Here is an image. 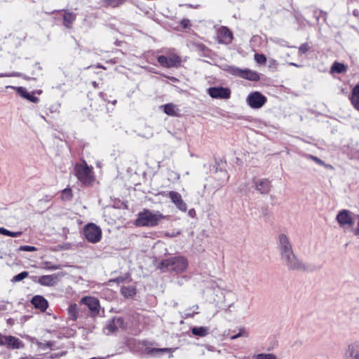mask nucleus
Segmentation results:
<instances>
[{"instance_id": "nucleus-1", "label": "nucleus", "mask_w": 359, "mask_h": 359, "mask_svg": "<svg viewBox=\"0 0 359 359\" xmlns=\"http://www.w3.org/2000/svg\"><path fill=\"white\" fill-rule=\"evenodd\" d=\"M165 218V216L159 211L144 209L138 213L135 224L137 226H155Z\"/></svg>"}, {"instance_id": "nucleus-2", "label": "nucleus", "mask_w": 359, "mask_h": 359, "mask_svg": "<svg viewBox=\"0 0 359 359\" xmlns=\"http://www.w3.org/2000/svg\"><path fill=\"white\" fill-rule=\"evenodd\" d=\"M74 173L78 180L84 186L90 187L95 180L93 166L88 165L83 160L75 164Z\"/></svg>"}, {"instance_id": "nucleus-3", "label": "nucleus", "mask_w": 359, "mask_h": 359, "mask_svg": "<svg viewBox=\"0 0 359 359\" xmlns=\"http://www.w3.org/2000/svg\"><path fill=\"white\" fill-rule=\"evenodd\" d=\"M188 266V260L184 257H174L169 259H163L159 268L163 271H173L177 273L184 272Z\"/></svg>"}, {"instance_id": "nucleus-4", "label": "nucleus", "mask_w": 359, "mask_h": 359, "mask_svg": "<svg viewBox=\"0 0 359 359\" xmlns=\"http://www.w3.org/2000/svg\"><path fill=\"white\" fill-rule=\"evenodd\" d=\"M130 328L128 323H126L122 317H115L107 323L104 331L107 334H109L118 330H126Z\"/></svg>"}, {"instance_id": "nucleus-5", "label": "nucleus", "mask_w": 359, "mask_h": 359, "mask_svg": "<svg viewBox=\"0 0 359 359\" xmlns=\"http://www.w3.org/2000/svg\"><path fill=\"white\" fill-rule=\"evenodd\" d=\"M266 102V97L259 91H253L246 97L247 104L253 109H259L262 108Z\"/></svg>"}, {"instance_id": "nucleus-6", "label": "nucleus", "mask_w": 359, "mask_h": 359, "mask_svg": "<svg viewBox=\"0 0 359 359\" xmlns=\"http://www.w3.org/2000/svg\"><path fill=\"white\" fill-rule=\"evenodd\" d=\"M135 345H137L136 351H141L142 354H147L152 356H156L160 353H170L172 352V348H151L147 346V343L146 341H137L136 340L133 341Z\"/></svg>"}, {"instance_id": "nucleus-7", "label": "nucleus", "mask_w": 359, "mask_h": 359, "mask_svg": "<svg viewBox=\"0 0 359 359\" xmlns=\"http://www.w3.org/2000/svg\"><path fill=\"white\" fill-rule=\"evenodd\" d=\"M83 233L86 238L92 243L99 242L102 238L101 229L93 223L85 226Z\"/></svg>"}, {"instance_id": "nucleus-8", "label": "nucleus", "mask_w": 359, "mask_h": 359, "mask_svg": "<svg viewBox=\"0 0 359 359\" xmlns=\"http://www.w3.org/2000/svg\"><path fill=\"white\" fill-rule=\"evenodd\" d=\"M281 259L290 270L304 271L306 269V265L297 257L294 252L285 255Z\"/></svg>"}, {"instance_id": "nucleus-9", "label": "nucleus", "mask_w": 359, "mask_h": 359, "mask_svg": "<svg viewBox=\"0 0 359 359\" xmlns=\"http://www.w3.org/2000/svg\"><path fill=\"white\" fill-rule=\"evenodd\" d=\"M278 248L281 258L293 252L292 244L288 236L285 233H280L278 237Z\"/></svg>"}, {"instance_id": "nucleus-10", "label": "nucleus", "mask_w": 359, "mask_h": 359, "mask_svg": "<svg viewBox=\"0 0 359 359\" xmlns=\"http://www.w3.org/2000/svg\"><path fill=\"white\" fill-rule=\"evenodd\" d=\"M157 60L162 67L166 68L177 67L181 63V58L176 53H171L168 57L160 55Z\"/></svg>"}, {"instance_id": "nucleus-11", "label": "nucleus", "mask_w": 359, "mask_h": 359, "mask_svg": "<svg viewBox=\"0 0 359 359\" xmlns=\"http://www.w3.org/2000/svg\"><path fill=\"white\" fill-rule=\"evenodd\" d=\"M65 276L64 273L41 276L38 279V283L46 287H53L57 284L60 278Z\"/></svg>"}, {"instance_id": "nucleus-12", "label": "nucleus", "mask_w": 359, "mask_h": 359, "mask_svg": "<svg viewBox=\"0 0 359 359\" xmlns=\"http://www.w3.org/2000/svg\"><path fill=\"white\" fill-rule=\"evenodd\" d=\"M271 187V182L268 179L258 178L253 180L254 189L262 194L269 193Z\"/></svg>"}, {"instance_id": "nucleus-13", "label": "nucleus", "mask_w": 359, "mask_h": 359, "mask_svg": "<svg viewBox=\"0 0 359 359\" xmlns=\"http://www.w3.org/2000/svg\"><path fill=\"white\" fill-rule=\"evenodd\" d=\"M208 94L212 98L229 99L231 90L227 88L211 87L208 89Z\"/></svg>"}, {"instance_id": "nucleus-14", "label": "nucleus", "mask_w": 359, "mask_h": 359, "mask_svg": "<svg viewBox=\"0 0 359 359\" xmlns=\"http://www.w3.org/2000/svg\"><path fill=\"white\" fill-rule=\"evenodd\" d=\"M336 220L341 226H344L345 225L351 226L354 224L351 212L347 210H342L339 211L337 215Z\"/></svg>"}, {"instance_id": "nucleus-15", "label": "nucleus", "mask_w": 359, "mask_h": 359, "mask_svg": "<svg viewBox=\"0 0 359 359\" xmlns=\"http://www.w3.org/2000/svg\"><path fill=\"white\" fill-rule=\"evenodd\" d=\"M168 196L177 209L182 212H186L187 210V205L183 201L182 197L180 193L170 191L168 192Z\"/></svg>"}, {"instance_id": "nucleus-16", "label": "nucleus", "mask_w": 359, "mask_h": 359, "mask_svg": "<svg viewBox=\"0 0 359 359\" xmlns=\"http://www.w3.org/2000/svg\"><path fill=\"white\" fill-rule=\"evenodd\" d=\"M81 302L86 305L94 313H99L100 303L97 298L93 297H84L81 299Z\"/></svg>"}, {"instance_id": "nucleus-17", "label": "nucleus", "mask_w": 359, "mask_h": 359, "mask_svg": "<svg viewBox=\"0 0 359 359\" xmlns=\"http://www.w3.org/2000/svg\"><path fill=\"white\" fill-rule=\"evenodd\" d=\"M346 359H359V341H354L351 343L346 351Z\"/></svg>"}, {"instance_id": "nucleus-18", "label": "nucleus", "mask_w": 359, "mask_h": 359, "mask_svg": "<svg viewBox=\"0 0 359 359\" xmlns=\"http://www.w3.org/2000/svg\"><path fill=\"white\" fill-rule=\"evenodd\" d=\"M217 38L220 43L229 44L232 41L233 35L228 28L222 27L218 30Z\"/></svg>"}, {"instance_id": "nucleus-19", "label": "nucleus", "mask_w": 359, "mask_h": 359, "mask_svg": "<svg viewBox=\"0 0 359 359\" xmlns=\"http://www.w3.org/2000/svg\"><path fill=\"white\" fill-rule=\"evenodd\" d=\"M4 346L11 348H21L24 346L23 343L18 338L13 336H4Z\"/></svg>"}, {"instance_id": "nucleus-20", "label": "nucleus", "mask_w": 359, "mask_h": 359, "mask_svg": "<svg viewBox=\"0 0 359 359\" xmlns=\"http://www.w3.org/2000/svg\"><path fill=\"white\" fill-rule=\"evenodd\" d=\"M32 304L35 308L44 311L48 306L47 300L42 296L36 295L32 299Z\"/></svg>"}, {"instance_id": "nucleus-21", "label": "nucleus", "mask_w": 359, "mask_h": 359, "mask_svg": "<svg viewBox=\"0 0 359 359\" xmlns=\"http://www.w3.org/2000/svg\"><path fill=\"white\" fill-rule=\"evenodd\" d=\"M13 88L16 89L17 93L22 97L27 99V100L33 102L37 103L39 102V98L34 96L33 93H29L25 88L24 87H12Z\"/></svg>"}, {"instance_id": "nucleus-22", "label": "nucleus", "mask_w": 359, "mask_h": 359, "mask_svg": "<svg viewBox=\"0 0 359 359\" xmlns=\"http://www.w3.org/2000/svg\"><path fill=\"white\" fill-rule=\"evenodd\" d=\"M241 78L245 79L250 81H258L260 77L257 72L250 69H242Z\"/></svg>"}, {"instance_id": "nucleus-23", "label": "nucleus", "mask_w": 359, "mask_h": 359, "mask_svg": "<svg viewBox=\"0 0 359 359\" xmlns=\"http://www.w3.org/2000/svg\"><path fill=\"white\" fill-rule=\"evenodd\" d=\"M161 108L163 109L164 113L169 116H178L179 109L177 107L172 104L168 103L165 105L161 106Z\"/></svg>"}, {"instance_id": "nucleus-24", "label": "nucleus", "mask_w": 359, "mask_h": 359, "mask_svg": "<svg viewBox=\"0 0 359 359\" xmlns=\"http://www.w3.org/2000/svg\"><path fill=\"white\" fill-rule=\"evenodd\" d=\"M351 102L354 107L359 111V84L355 86L353 89Z\"/></svg>"}, {"instance_id": "nucleus-25", "label": "nucleus", "mask_w": 359, "mask_h": 359, "mask_svg": "<svg viewBox=\"0 0 359 359\" xmlns=\"http://www.w3.org/2000/svg\"><path fill=\"white\" fill-rule=\"evenodd\" d=\"M76 15L72 12H65L63 16L64 25L67 28H70L75 20Z\"/></svg>"}, {"instance_id": "nucleus-26", "label": "nucleus", "mask_w": 359, "mask_h": 359, "mask_svg": "<svg viewBox=\"0 0 359 359\" xmlns=\"http://www.w3.org/2000/svg\"><path fill=\"white\" fill-rule=\"evenodd\" d=\"M346 72V67L340 62H334L330 69L331 73L341 74Z\"/></svg>"}, {"instance_id": "nucleus-27", "label": "nucleus", "mask_w": 359, "mask_h": 359, "mask_svg": "<svg viewBox=\"0 0 359 359\" xmlns=\"http://www.w3.org/2000/svg\"><path fill=\"white\" fill-rule=\"evenodd\" d=\"M121 294L125 297H133L136 294V290L133 286H123L121 289Z\"/></svg>"}, {"instance_id": "nucleus-28", "label": "nucleus", "mask_w": 359, "mask_h": 359, "mask_svg": "<svg viewBox=\"0 0 359 359\" xmlns=\"http://www.w3.org/2000/svg\"><path fill=\"white\" fill-rule=\"evenodd\" d=\"M194 335L205 337L208 334V328L206 327H194L191 329Z\"/></svg>"}, {"instance_id": "nucleus-29", "label": "nucleus", "mask_w": 359, "mask_h": 359, "mask_svg": "<svg viewBox=\"0 0 359 359\" xmlns=\"http://www.w3.org/2000/svg\"><path fill=\"white\" fill-rule=\"evenodd\" d=\"M41 268L45 270L48 271H55L57 269H60L62 268V265L60 264H53L50 262H43L41 263Z\"/></svg>"}, {"instance_id": "nucleus-30", "label": "nucleus", "mask_w": 359, "mask_h": 359, "mask_svg": "<svg viewBox=\"0 0 359 359\" xmlns=\"http://www.w3.org/2000/svg\"><path fill=\"white\" fill-rule=\"evenodd\" d=\"M0 233L5 235V236L15 238V237L20 236L22 233L21 231L13 232V231H11L4 227H0Z\"/></svg>"}, {"instance_id": "nucleus-31", "label": "nucleus", "mask_w": 359, "mask_h": 359, "mask_svg": "<svg viewBox=\"0 0 359 359\" xmlns=\"http://www.w3.org/2000/svg\"><path fill=\"white\" fill-rule=\"evenodd\" d=\"M124 0H102L104 4L109 7L115 8L123 3Z\"/></svg>"}, {"instance_id": "nucleus-32", "label": "nucleus", "mask_w": 359, "mask_h": 359, "mask_svg": "<svg viewBox=\"0 0 359 359\" xmlns=\"http://www.w3.org/2000/svg\"><path fill=\"white\" fill-rule=\"evenodd\" d=\"M68 312L73 320H76L78 318L79 311L76 304L70 305L68 309Z\"/></svg>"}, {"instance_id": "nucleus-33", "label": "nucleus", "mask_w": 359, "mask_h": 359, "mask_svg": "<svg viewBox=\"0 0 359 359\" xmlns=\"http://www.w3.org/2000/svg\"><path fill=\"white\" fill-rule=\"evenodd\" d=\"M28 276H29V273L27 271H22V272L20 273L19 274L13 276L11 281L13 283L20 282V281L24 280L25 278H27Z\"/></svg>"}, {"instance_id": "nucleus-34", "label": "nucleus", "mask_w": 359, "mask_h": 359, "mask_svg": "<svg viewBox=\"0 0 359 359\" xmlns=\"http://www.w3.org/2000/svg\"><path fill=\"white\" fill-rule=\"evenodd\" d=\"M255 359H277V356L273 353H259L255 354Z\"/></svg>"}, {"instance_id": "nucleus-35", "label": "nucleus", "mask_w": 359, "mask_h": 359, "mask_svg": "<svg viewBox=\"0 0 359 359\" xmlns=\"http://www.w3.org/2000/svg\"><path fill=\"white\" fill-rule=\"evenodd\" d=\"M37 346L41 350H46L47 348H51V347L54 345V342L53 341H46V342H41L38 341L36 342Z\"/></svg>"}, {"instance_id": "nucleus-36", "label": "nucleus", "mask_w": 359, "mask_h": 359, "mask_svg": "<svg viewBox=\"0 0 359 359\" xmlns=\"http://www.w3.org/2000/svg\"><path fill=\"white\" fill-rule=\"evenodd\" d=\"M231 74L241 76L242 69L236 67H229L226 69Z\"/></svg>"}, {"instance_id": "nucleus-37", "label": "nucleus", "mask_w": 359, "mask_h": 359, "mask_svg": "<svg viewBox=\"0 0 359 359\" xmlns=\"http://www.w3.org/2000/svg\"><path fill=\"white\" fill-rule=\"evenodd\" d=\"M255 60L259 65H264L266 62V57L263 54L256 53L255 55Z\"/></svg>"}, {"instance_id": "nucleus-38", "label": "nucleus", "mask_w": 359, "mask_h": 359, "mask_svg": "<svg viewBox=\"0 0 359 359\" xmlns=\"http://www.w3.org/2000/svg\"><path fill=\"white\" fill-rule=\"evenodd\" d=\"M218 173L220 175L221 177L222 178V182L219 183V185L221 187H222L227 182V181L229 180V175L226 171H223V170H220Z\"/></svg>"}, {"instance_id": "nucleus-39", "label": "nucleus", "mask_w": 359, "mask_h": 359, "mask_svg": "<svg viewBox=\"0 0 359 359\" xmlns=\"http://www.w3.org/2000/svg\"><path fill=\"white\" fill-rule=\"evenodd\" d=\"M63 199L69 200L72 198V190L70 189H65L62 193Z\"/></svg>"}, {"instance_id": "nucleus-40", "label": "nucleus", "mask_w": 359, "mask_h": 359, "mask_svg": "<svg viewBox=\"0 0 359 359\" xmlns=\"http://www.w3.org/2000/svg\"><path fill=\"white\" fill-rule=\"evenodd\" d=\"M20 251H27V252H35L36 251V248L30 245H22L18 248Z\"/></svg>"}, {"instance_id": "nucleus-41", "label": "nucleus", "mask_w": 359, "mask_h": 359, "mask_svg": "<svg viewBox=\"0 0 359 359\" xmlns=\"http://www.w3.org/2000/svg\"><path fill=\"white\" fill-rule=\"evenodd\" d=\"M241 337H248V333L244 330H241L237 334L231 337V339H236Z\"/></svg>"}, {"instance_id": "nucleus-42", "label": "nucleus", "mask_w": 359, "mask_h": 359, "mask_svg": "<svg viewBox=\"0 0 359 359\" xmlns=\"http://www.w3.org/2000/svg\"><path fill=\"white\" fill-rule=\"evenodd\" d=\"M309 49V46L307 43L302 44L299 48V51L301 54L306 53Z\"/></svg>"}, {"instance_id": "nucleus-43", "label": "nucleus", "mask_w": 359, "mask_h": 359, "mask_svg": "<svg viewBox=\"0 0 359 359\" xmlns=\"http://www.w3.org/2000/svg\"><path fill=\"white\" fill-rule=\"evenodd\" d=\"M198 305H194L193 306L190 310H193V314H191V313H186V316L187 317H193L194 314H196L198 313Z\"/></svg>"}, {"instance_id": "nucleus-44", "label": "nucleus", "mask_w": 359, "mask_h": 359, "mask_svg": "<svg viewBox=\"0 0 359 359\" xmlns=\"http://www.w3.org/2000/svg\"><path fill=\"white\" fill-rule=\"evenodd\" d=\"M20 76V74L19 73H16V72H13V73H11V74H0V78H2V77H11V76Z\"/></svg>"}, {"instance_id": "nucleus-45", "label": "nucleus", "mask_w": 359, "mask_h": 359, "mask_svg": "<svg viewBox=\"0 0 359 359\" xmlns=\"http://www.w3.org/2000/svg\"><path fill=\"white\" fill-rule=\"evenodd\" d=\"M181 25L184 27V28H187L189 25H190V22L189 20L187 19H184L181 21Z\"/></svg>"}, {"instance_id": "nucleus-46", "label": "nucleus", "mask_w": 359, "mask_h": 359, "mask_svg": "<svg viewBox=\"0 0 359 359\" xmlns=\"http://www.w3.org/2000/svg\"><path fill=\"white\" fill-rule=\"evenodd\" d=\"M180 233H181L180 231H177L176 232H172V233L166 232L165 233V236H168V237H175V236H177L180 235Z\"/></svg>"}, {"instance_id": "nucleus-47", "label": "nucleus", "mask_w": 359, "mask_h": 359, "mask_svg": "<svg viewBox=\"0 0 359 359\" xmlns=\"http://www.w3.org/2000/svg\"><path fill=\"white\" fill-rule=\"evenodd\" d=\"M311 158L318 164H323V161L316 156H310Z\"/></svg>"}, {"instance_id": "nucleus-48", "label": "nucleus", "mask_w": 359, "mask_h": 359, "mask_svg": "<svg viewBox=\"0 0 359 359\" xmlns=\"http://www.w3.org/2000/svg\"><path fill=\"white\" fill-rule=\"evenodd\" d=\"M240 359H255V355L243 356V357L240 358Z\"/></svg>"}, {"instance_id": "nucleus-49", "label": "nucleus", "mask_w": 359, "mask_h": 359, "mask_svg": "<svg viewBox=\"0 0 359 359\" xmlns=\"http://www.w3.org/2000/svg\"><path fill=\"white\" fill-rule=\"evenodd\" d=\"M4 336L0 334V346H4Z\"/></svg>"}, {"instance_id": "nucleus-50", "label": "nucleus", "mask_w": 359, "mask_h": 359, "mask_svg": "<svg viewBox=\"0 0 359 359\" xmlns=\"http://www.w3.org/2000/svg\"><path fill=\"white\" fill-rule=\"evenodd\" d=\"M289 65H291V66L299 67L297 64L294 63V62H290Z\"/></svg>"}, {"instance_id": "nucleus-51", "label": "nucleus", "mask_w": 359, "mask_h": 359, "mask_svg": "<svg viewBox=\"0 0 359 359\" xmlns=\"http://www.w3.org/2000/svg\"><path fill=\"white\" fill-rule=\"evenodd\" d=\"M20 359H34V358L32 357H31V356H26V357L22 358Z\"/></svg>"}, {"instance_id": "nucleus-52", "label": "nucleus", "mask_w": 359, "mask_h": 359, "mask_svg": "<svg viewBox=\"0 0 359 359\" xmlns=\"http://www.w3.org/2000/svg\"><path fill=\"white\" fill-rule=\"evenodd\" d=\"M208 349L209 351H213V347H212V346H208Z\"/></svg>"}, {"instance_id": "nucleus-53", "label": "nucleus", "mask_w": 359, "mask_h": 359, "mask_svg": "<svg viewBox=\"0 0 359 359\" xmlns=\"http://www.w3.org/2000/svg\"><path fill=\"white\" fill-rule=\"evenodd\" d=\"M193 212H194V210H190V211H189V215H191V214H193Z\"/></svg>"}, {"instance_id": "nucleus-54", "label": "nucleus", "mask_w": 359, "mask_h": 359, "mask_svg": "<svg viewBox=\"0 0 359 359\" xmlns=\"http://www.w3.org/2000/svg\"><path fill=\"white\" fill-rule=\"evenodd\" d=\"M232 306H233V304L229 305V309H231Z\"/></svg>"}, {"instance_id": "nucleus-55", "label": "nucleus", "mask_w": 359, "mask_h": 359, "mask_svg": "<svg viewBox=\"0 0 359 359\" xmlns=\"http://www.w3.org/2000/svg\"><path fill=\"white\" fill-rule=\"evenodd\" d=\"M93 86H96V82H95V81H94V82L93 83Z\"/></svg>"}, {"instance_id": "nucleus-56", "label": "nucleus", "mask_w": 359, "mask_h": 359, "mask_svg": "<svg viewBox=\"0 0 359 359\" xmlns=\"http://www.w3.org/2000/svg\"><path fill=\"white\" fill-rule=\"evenodd\" d=\"M135 332H140L139 329H134Z\"/></svg>"}]
</instances>
